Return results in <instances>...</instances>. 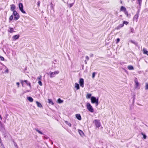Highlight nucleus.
<instances>
[{
  "label": "nucleus",
  "mask_w": 148,
  "mask_h": 148,
  "mask_svg": "<svg viewBox=\"0 0 148 148\" xmlns=\"http://www.w3.org/2000/svg\"><path fill=\"white\" fill-rule=\"evenodd\" d=\"M25 82L26 84L29 86V90H26L25 91V92H29L30 91L32 87H31V84L30 82H28V81L27 80H21V83L22 84V86H23V82Z\"/></svg>",
  "instance_id": "1"
},
{
  "label": "nucleus",
  "mask_w": 148,
  "mask_h": 148,
  "mask_svg": "<svg viewBox=\"0 0 148 148\" xmlns=\"http://www.w3.org/2000/svg\"><path fill=\"white\" fill-rule=\"evenodd\" d=\"M91 102L92 103H95L96 106H97L99 104V99L95 97L92 96L91 97Z\"/></svg>",
  "instance_id": "2"
},
{
  "label": "nucleus",
  "mask_w": 148,
  "mask_h": 148,
  "mask_svg": "<svg viewBox=\"0 0 148 148\" xmlns=\"http://www.w3.org/2000/svg\"><path fill=\"white\" fill-rule=\"evenodd\" d=\"M86 107L88 110L91 112H94V109L92 106L89 103H87L86 105Z\"/></svg>",
  "instance_id": "3"
},
{
  "label": "nucleus",
  "mask_w": 148,
  "mask_h": 148,
  "mask_svg": "<svg viewBox=\"0 0 148 148\" xmlns=\"http://www.w3.org/2000/svg\"><path fill=\"white\" fill-rule=\"evenodd\" d=\"M59 71H55L53 72H51L50 74V77L51 78L54 77L55 75L58 74L59 73Z\"/></svg>",
  "instance_id": "4"
},
{
  "label": "nucleus",
  "mask_w": 148,
  "mask_h": 148,
  "mask_svg": "<svg viewBox=\"0 0 148 148\" xmlns=\"http://www.w3.org/2000/svg\"><path fill=\"white\" fill-rule=\"evenodd\" d=\"M93 123L95 124L96 127H99L101 126V124L99 120H95L93 121Z\"/></svg>",
  "instance_id": "5"
},
{
  "label": "nucleus",
  "mask_w": 148,
  "mask_h": 148,
  "mask_svg": "<svg viewBox=\"0 0 148 148\" xmlns=\"http://www.w3.org/2000/svg\"><path fill=\"white\" fill-rule=\"evenodd\" d=\"M18 6H19V8L20 10L24 14H25L26 12H25V11L23 10V4L21 3H20L19 4Z\"/></svg>",
  "instance_id": "6"
},
{
  "label": "nucleus",
  "mask_w": 148,
  "mask_h": 148,
  "mask_svg": "<svg viewBox=\"0 0 148 148\" xmlns=\"http://www.w3.org/2000/svg\"><path fill=\"white\" fill-rule=\"evenodd\" d=\"M79 83L80 86L82 88H83L84 86V79L83 78H81L79 79Z\"/></svg>",
  "instance_id": "7"
},
{
  "label": "nucleus",
  "mask_w": 148,
  "mask_h": 148,
  "mask_svg": "<svg viewBox=\"0 0 148 148\" xmlns=\"http://www.w3.org/2000/svg\"><path fill=\"white\" fill-rule=\"evenodd\" d=\"M13 14L15 16L14 18L16 19V20H17L19 18V16L16 11H14Z\"/></svg>",
  "instance_id": "8"
},
{
  "label": "nucleus",
  "mask_w": 148,
  "mask_h": 148,
  "mask_svg": "<svg viewBox=\"0 0 148 148\" xmlns=\"http://www.w3.org/2000/svg\"><path fill=\"white\" fill-rule=\"evenodd\" d=\"M134 82L135 83V87L136 88H138L139 86V84L136 79L135 80Z\"/></svg>",
  "instance_id": "9"
},
{
  "label": "nucleus",
  "mask_w": 148,
  "mask_h": 148,
  "mask_svg": "<svg viewBox=\"0 0 148 148\" xmlns=\"http://www.w3.org/2000/svg\"><path fill=\"white\" fill-rule=\"evenodd\" d=\"M138 14H136L135 15L134 17V20H135L136 21V22H137L138 21Z\"/></svg>",
  "instance_id": "10"
},
{
  "label": "nucleus",
  "mask_w": 148,
  "mask_h": 148,
  "mask_svg": "<svg viewBox=\"0 0 148 148\" xmlns=\"http://www.w3.org/2000/svg\"><path fill=\"white\" fill-rule=\"evenodd\" d=\"M76 117L79 120H81L82 118L80 114H77L76 115Z\"/></svg>",
  "instance_id": "11"
},
{
  "label": "nucleus",
  "mask_w": 148,
  "mask_h": 148,
  "mask_svg": "<svg viewBox=\"0 0 148 148\" xmlns=\"http://www.w3.org/2000/svg\"><path fill=\"white\" fill-rule=\"evenodd\" d=\"M143 51L144 54H146L148 56V51H147L145 48H143Z\"/></svg>",
  "instance_id": "12"
},
{
  "label": "nucleus",
  "mask_w": 148,
  "mask_h": 148,
  "mask_svg": "<svg viewBox=\"0 0 148 148\" xmlns=\"http://www.w3.org/2000/svg\"><path fill=\"white\" fill-rule=\"evenodd\" d=\"M19 37V35H16L13 36L12 37V38L14 39L15 40H16Z\"/></svg>",
  "instance_id": "13"
},
{
  "label": "nucleus",
  "mask_w": 148,
  "mask_h": 148,
  "mask_svg": "<svg viewBox=\"0 0 148 148\" xmlns=\"http://www.w3.org/2000/svg\"><path fill=\"white\" fill-rule=\"evenodd\" d=\"M75 87L76 88L77 90H79V84L77 83H75Z\"/></svg>",
  "instance_id": "14"
},
{
  "label": "nucleus",
  "mask_w": 148,
  "mask_h": 148,
  "mask_svg": "<svg viewBox=\"0 0 148 148\" xmlns=\"http://www.w3.org/2000/svg\"><path fill=\"white\" fill-rule=\"evenodd\" d=\"M36 103L37 105V106L39 108L42 107V106L41 104L38 101L36 102Z\"/></svg>",
  "instance_id": "15"
},
{
  "label": "nucleus",
  "mask_w": 148,
  "mask_h": 148,
  "mask_svg": "<svg viewBox=\"0 0 148 148\" xmlns=\"http://www.w3.org/2000/svg\"><path fill=\"white\" fill-rule=\"evenodd\" d=\"M27 99L30 102H32L33 100L32 97H27Z\"/></svg>",
  "instance_id": "16"
},
{
  "label": "nucleus",
  "mask_w": 148,
  "mask_h": 148,
  "mask_svg": "<svg viewBox=\"0 0 148 148\" xmlns=\"http://www.w3.org/2000/svg\"><path fill=\"white\" fill-rule=\"evenodd\" d=\"M78 132L79 134L82 136H83L84 134L83 132L81 130H78Z\"/></svg>",
  "instance_id": "17"
},
{
  "label": "nucleus",
  "mask_w": 148,
  "mask_h": 148,
  "mask_svg": "<svg viewBox=\"0 0 148 148\" xmlns=\"http://www.w3.org/2000/svg\"><path fill=\"white\" fill-rule=\"evenodd\" d=\"M127 68L129 70H132L134 69L133 67L131 65H129L128 66Z\"/></svg>",
  "instance_id": "18"
},
{
  "label": "nucleus",
  "mask_w": 148,
  "mask_h": 148,
  "mask_svg": "<svg viewBox=\"0 0 148 148\" xmlns=\"http://www.w3.org/2000/svg\"><path fill=\"white\" fill-rule=\"evenodd\" d=\"M48 102L50 104H51L52 105H53L54 104L52 100L51 99H48Z\"/></svg>",
  "instance_id": "19"
},
{
  "label": "nucleus",
  "mask_w": 148,
  "mask_h": 148,
  "mask_svg": "<svg viewBox=\"0 0 148 148\" xmlns=\"http://www.w3.org/2000/svg\"><path fill=\"white\" fill-rule=\"evenodd\" d=\"M11 6V9L12 10H13L15 9V5L14 4H12L10 5Z\"/></svg>",
  "instance_id": "20"
},
{
  "label": "nucleus",
  "mask_w": 148,
  "mask_h": 148,
  "mask_svg": "<svg viewBox=\"0 0 148 148\" xmlns=\"http://www.w3.org/2000/svg\"><path fill=\"white\" fill-rule=\"evenodd\" d=\"M120 10L121 11H123L124 12L126 10V8L124 6H122L121 7Z\"/></svg>",
  "instance_id": "21"
},
{
  "label": "nucleus",
  "mask_w": 148,
  "mask_h": 148,
  "mask_svg": "<svg viewBox=\"0 0 148 148\" xmlns=\"http://www.w3.org/2000/svg\"><path fill=\"white\" fill-rule=\"evenodd\" d=\"M91 96V94L90 93H88L86 96V98L87 99H89L90 98Z\"/></svg>",
  "instance_id": "22"
},
{
  "label": "nucleus",
  "mask_w": 148,
  "mask_h": 148,
  "mask_svg": "<svg viewBox=\"0 0 148 148\" xmlns=\"http://www.w3.org/2000/svg\"><path fill=\"white\" fill-rule=\"evenodd\" d=\"M8 32H10V33H12L14 32V29L10 27L9 28V29L8 30Z\"/></svg>",
  "instance_id": "23"
},
{
  "label": "nucleus",
  "mask_w": 148,
  "mask_h": 148,
  "mask_svg": "<svg viewBox=\"0 0 148 148\" xmlns=\"http://www.w3.org/2000/svg\"><path fill=\"white\" fill-rule=\"evenodd\" d=\"M123 26H124V25L123 23L122 24H121L119 25L116 28V29H118L120 28L123 27Z\"/></svg>",
  "instance_id": "24"
},
{
  "label": "nucleus",
  "mask_w": 148,
  "mask_h": 148,
  "mask_svg": "<svg viewBox=\"0 0 148 148\" xmlns=\"http://www.w3.org/2000/svg\"><path fill=\"white\" fill-rule=\"evenodd\" d=\"M35 130L39 134H43L42 133V132H41L38 129H35Z\"/></svg>",
  "instance_id": "25"
},
{
  "label": "nucleus",
  "mask_w": 148,
  "mask_h": 148,
  "mask_svg": "<svg viewBox=\"0 0 148 148\" xmlns=\"http://www.w3.org/2000/svg\"><path fill=\"white\" fill-rule=\"evenodd\" d=\"M145 88L146 90H148V84L147 83H146Z\"/></svg>",
  "instance_id": "26"
},
{
  "label": "nucleus",
  "mask_w": 148,
  "mask_h": 148,
  "mask_svg": "<svg viewBox=\"0 0 148 148\" xmlns=\"http://www.w3.org/2000/svg\"><path fill=\"white\" fill-rule=\"evenodd\" d=\"M65 122L69 126L71 127V125L70 123H69L68 121H65Z\"/></svg>",
  "instance_id": "27"
},
{
  "label": "nucleus",
  "mask_w": 148,
  "mask_h": 148,
  "mask_svg": "<svg viewBox=\"0 0 148 148\" xmlns=\"http://www.w3.org/2000/svg\"><path fill=\"white\" fill-rule=\"evenodd\" d=\"M58 101L59 103H61L63 102V101L61 100L59 98L58 100Z\"/></svg>",
  "instance_id": "28"
},
{
  "label": "nucleus",
  "mask_w": 148,
  "mask_h": 148,
  "mask_svg": "<svg viewBox=\"0 0 148 148\" xmlns=\"http://www.w3.org/2000/svg\"><path fill=\"white\" fill-rule=\"evenodd\" d=\"M129 23V22L126 21H123V24L124 25V24H125L126 25H127Z\"/></svg>",
  "instance_id": "29"
},
{
  "label": "nucleus",
  "mask_w": 148,
  "mask_h": 148,
  "mask_svg": "<svg viewBox=\"0 0 148 148\" xmlns=\"http://www.w3.org/2000/svg\"><path fill=\"white\" fill-rule=\"evenodd\" d=\"M141 134L143 135V138L145 139L146 138V136L143 133H141Z\"/></svg>",
  "instance_id": "30"
},
{
  "label": "nucleus",
  "mask_w": 148,
  "mask_h": 148,
  "mask_svg": "<svg viewBox=\"0 0 148 148\" xmlns=\"http://www.w3.org/2000/svg\"><path fill=\"white\" fill-rule=\"evenodd\" d=\"M41 78H42L41 76L40 75L39 76H38L37 77V79L39 80H41Z\"/></svg>",
  "instance_id": "31"
},
{
  "label": "nucleus",
  "mask_w": 148,
  "mask_h": 148,
  "mask_svg": "<svg viewBox=\"0 0 148 148\" xmlns=\"http://www.w3.org/2000/svg\"><path fill=\"white\" fill-rule=\"evenodd\" d=\"M38 83L40 86H42V83L41 80H39L38 82Z\"/></svg>",
  "instance_id": "32"
},
{
  "label": "nucleus",
  "mask_w": 148,
  "mask_h": 148,
  "mask_svg": "<svg viewBox=\"0 0 148 148\" xmlns=\"http://www.w3.org/2000/svg\"><path fill=\"white\" fill-rule=\"evenodd\" d=\"M13 16L12 15L10 16V17L9 18V20L10 21H11L13 19Z\"/></svg>",
  "instance_id": "33"
},
{
  "label": "nucleus",
  "mask_w": 148,
  "mask_h": 148,
  "mask_svg": "<svg viewBox=\"0 0 148 148\" xmlns=\"http://www.w3.org/2000/svg\"><path fill=\"white\" fill-rule=\"evenodd\" d=\"M5 68H6V70H5V73H8V69L5 66Z\"/></svg>",
  "instance_id": "34"
},
{
  "label": "nucleus",
  "mask_w": 148,
  "mask_h": 148,
  "mask_svg": "<svg viewBox=\"0 0 148 148\" xmlns=\"http://www.w3.org/2000/svg\"><path fill=\"white\" fill-rule=\"evenodd\" d=\"M0 59L2 61H4V58L3 57L1 56H0Z\"/></svg>",
  "instance_id": "35"
},
{
  "label": "nucleus",
  "mask_w": 148,
  "mask_h": 148,
  "mask_svg": "<svg viewBox=\"0 0 148 148\" xmlns=\"http://www.w3.org/2000/svg\"><path fill=\"white\" fill-rule=\"evenodd\" d=\"M95 72H93L92 73V78H94V77H95Z\"/></svg>",
  "instance_id": "36"
},
{
  "label": "nucleus",
  "mask_w": 148,
  "mask_h": 148,
  "mask_svg": "<svg viewBox=\"0 0 148 148\" xmlns=\"http://www.w3.org/2000/svg\"><path fill=\"white\" fill-rule=\"evenodd\" d=\"M120 41V39L119 38H118L117 39L116 43H118V42Z\"/></svg>",
  "instance_id": "37"
},
{
  "label": "nucleus",
  "mask_w": 148,
  "mask_h": 148,
  "mask_svg": "<svg viewBox=\"0 0 148 148\" xmlns=\"http://www.w3.org/2000/svg\"><path fill=\"white\" fill-rule=\"evenodd\" d=\"M73 5V3H71L69 4V6L70 8Z\"/></svg>",
  "instance_id": "38"
},
{
  "label": "nucleus",
  "mask_w": 148,
  "mask_h": 148,
  "mask_svg": "<svg viewBox=\"0 0 148 148\" xmlns=\"http://www.w3.org/2000/svg\"><path fill=\"white\" fill-rule=\"evenodd\" d=\"M124 13L125 14H126L128 16V13L127 11H126V10L124 12Z\"/></svg>",
  "instance_id": "39"
},
{
  "label": "nucleus",
  "mask_w": 148,
  "mask_h": 148,
  "mask_svg": "<svg viewBox=\"0 0 148 148\" xmlns=\"http://www.w3.org/2000/svg\"><path fill=\"white\" fill-rule=\"evenodd\" d=\"M16 85H17L18 86V87L19 86V84H20V83L19 82H17L16 83Z\"/></svg>",
  "instance_id": "40"
},
{
  "label": "nucleus",
  "mask_w": 148,
  "mask_h": 148,
  "mask_svg": "<svg viewBox=\"0 0 148 148\" xmlns=\"http://www.w3.org/2000/svg\"><path fill=\"white\" fill-rule=\"evenodd\" d=\"M40 1H38V4H37V5H38V6H40Z\"/></svg>",
  "instance_id": "41"
},
{
  "label": "nucleus",
  "mask_w": 148,
  "mask_h": 148,
  "mask_svg": "<svg viewBox=\"0 0 148 148\" xmlns=\"http://www.w3.org/2000/svg\"><path fill=\"white\" fill-rule=\"evenodd\" d=\"M14 145L15 147L16 148H17V146L16 143H14Z\"/></svg>",
  "instance_id": "42"
},
{
  "label": "nucleus",
  "mask_w": 148,
  "mask_h": 148,
  "mask_svg": "<svg viewBox=\"0 0 148 148\" xmlns=\"http://www.w3.org/2000/svg\"><path fill=\"white\" fill-rule=\"evenodd\" d=\"M86 59H87V60H88L89 59V58L88 57V56H86Z\"/></svg>",
  "instance_id": "43"
},
{
  "label": "nucleus",
  "mask_w": 148,
  "mask_h": 148,
  "mask_svg": "<svg viewBox=\"0 0 148 148\" xmlns=\"http://www.w3.org/2000/svg\"><path fill=\"white\" fill-rule=\"evenodd\" d=\"M142 0H138V1L139 3H140V2Z\"/></svg>",
  "instance_id": "44"
},
{
  "label": "nucleus",
  "mask_w": 148,
  "mask_h": 148,
  "mask_svg": "<svg viewBox=\"0 0 148 148\" xmlns=\"http://www.w3.org/2000/svg\"><path fill=\"white\" fill-rule=\"evenodd\" d=\"M133 29H132V31H131V32H133Z\"/></svg>",
  "instance_id": "45"
},
{
  "label": "nucleus",
  "mask_w": 148,
  "mask_h": 148,
  "mask_svg": "<svg viewBox=\"0 0 148 148\" xmlns=\"http://www.w3.org/2000/svg\"><path fill=\"white\" fill-rule=\"evenodd\" d=\"M3 148H5L3 146Z\"/></svg>",
  "instance_id": "46"
}]
</instances>
